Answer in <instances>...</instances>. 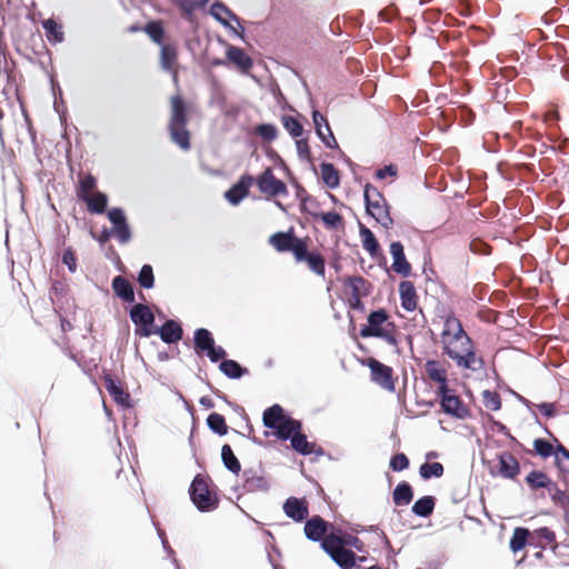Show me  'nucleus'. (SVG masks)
Wrapping results in <instances>:
<instances>
[{
    "mask_svg": "<svg viewBox=\"0 0 569 569\" xmlns=\"http://www.w3.org/2000/svg\"><path fill=\"white\" fill-rule=\"evenodd\" d=\"M188 124V104L180 94H176L170 100V119L168 131L171 141L182 150H189L190 132Z\"/></svg>",
    "mask_w": 569,
    "mask_h": 569,
    "instance_id": "f257e3e1",
    "label": "nucleus"
},
{
    "mask_svg": "<svg viewBox=\"0 0 569 569\" xmlns=\"http://www.w3.org/2000/svg\"><path fill=\"white\" fill-rule=\"evenodd\" d=\"M390 316L385 308L371 310L367 316V325L360 328L361 338H378L385 340L388 345L396 347V352H400L398 348V339L395 335L396 325L389 321Z\"/></svg>",
    "mask_w": 569,
    "mask_h": 569,
    "instance_id": "f03ea898",
    "label": "nucleus"
},
{
    "mask_svg": "<svg viewBox=\"0 0 569 569\" xmlns=\"http://www.w3.org/2000/svg\"><path fill=\"white\" fill-rule=\"evenodd\" d=\"M217 488L210 489L206 478L201 473H197L188 489L191 502L200 512H211L219 507V497Z\"/></svg>",
    "mask_w": 569,
    "mask_h": 569,
    "instance_id": "7ed1b4c3",
    "label": "nucleus"
},
{
    "mask_svg": "<svg viewBox=\"0 0 569 569\" xmlns=\"http://www.w3.org/2000/svg\"><path fill=\"white\" fill-rule=\"evenodd\" d=\"M126 310L130 320L134 325V335L140 338H149L153 335L156 327V317L149 305L134 302L128 306Z\"/></svg>",
    "mask_w": 569,
    "mask_h": 569,
    "instance_id": "20e7f679",
    "label": "nucleus"
},
{
    "mask_svg": "<svg viewBox=\"0 0 569 569\" xmlns=\"http://www.w3.org/2000/svg\"><path fill=\"white\" fill-rule=\"evenodd\" d=\"M436 396L440 406V410L445 415L450 416L457 420H463L471 417L470 409L450 387L442 391H436Z\"/></svg>",
    "mask_w": 569,
    "mask_h": 569,
    "instance_id": "39448f33",
    "label": "nucleus"
},
{
    "mask_svg": "<svg viewBox=\"0 0 569 569\" xmlns=\"http://www.w3.org/2000/svg\"><path fill=\"white\" fill-rule=\"evenodd\" d=\"M306 241H310V239L308 237H298L293 228H290L288 231H277L269 237V243L276 251L281 253L291 252L295 259Z\"/></svg>",
    "mask_w": 569,
    "mask_h": 569,
    "instance_id": "423d86ee",
    "label": "nucleus"
},
{
    "mask_svg": "<svg viewBox=\"0 0 569 569\" xmlns=\"http://www.w3.org/2000/svg\"><path fill=\"white\" fill-rule=\"evenodd\" d=\"M363 365L370 369L371 381L389 392H395L396 378L393 377V369L390 366L372 357L368 358Z\"/></svg>",
    "mask_w": 569,
    "mask_h": 569,
    "instance_id": "0eeeda50",
    "label": "nucleus"
},
{
    "mask_svg": "<svg viewBox=\"0 0 569 569\" xmlns=\"http://www.w3.org/2000/svg\"><path fill=\"white\" fill-rule=\"evenodd\" d=\"M335 529L332 523L326 521L318 515L308 518L303 527L306 538L312 542H319L321 549L322 543L329 540L328 531L335 532Z\"/></svg>",
    "mask_w": 569,
    "mask_h": 569,
    "instance_id": "6e6552de",
    "label": "nucleus"
},
{
    "mask_svg": "<svg viewBox=\"0 0 569 569\" xmlns=\"http://www.w3.org/2000/svg\"><path fill=\"white\" fill-rule=\"evenodd\" d=\"M107 217L112 227L110 228L114 238L121 243H128L132 238V231L129 226L126 212L120 207H113L107 211Z\"/></svg>",
    "mask_w": 569,
    "mask_h": 569,
    "instance_id": "1a4fd4ad",
    "label": "nucleus"
},
{
    "mask_svg": "<svg viewBox=\"0 0 569 569\" xmlns=\"http://www.w3.org/2000/svg\"><path fill=\"white\" fill-rule=\"evenodd\" d=\"M101 377L109 396L117 405L123 408L132 407L130 393L122 387L118 377L107 369L102 370Z\"/></svg>",
    "mask_w": 569,
    "mask_h": 569,
    "instance_id": "9d476101",
    "label": "nucleus"
},
{
    "mask_svg": "<svg viewBox=\"0 0 569 569\" xmlns=\"http://www.w3.org/2000/svg\"><path fill=\"white\" fill-rule=\"evenodd\" d=\"M242 482L233 488L234 491L241 490V493L267 492L270 489L269 480L258 470L248 468L242 471Z\"/></svg>",
    "mask_w": 569,
    "mask_h": 569,
    "instance_id": "9b49d317",
    "label": "nucleus"
},
{
    "mask_svg": "<svg viewBox=\"0 0 569 569\" xmlns=\"http://www.w3.org/2000/svg\"><path fill=\"white\" fill-rule=\"evenodd\" d=\"M322 550L340 569H355V559H358V555L351 549L330 545V540H328L322 543Z\"/></svg>",
    "mask_w": 569,
    "mask_h": 569,
    "instance_id": "f8f14e48",
    "label": "nucleus"
},
{
    "mask_svg": "<svg viewBox=\"0 0 569 569\" xmlns=\"http://www.w3.org/2000/svg\"><path fill=\"white\" fill-rule=\"evenodd\" d=\"M441 336H442V343L445 345V340H447V342L449 343V347H451V345L455 341H459L461 339L465 340L463 342H461L462 346L471 345V341H472V339L465 331V329L461 325V321L453 316H450L445 320L443 330L441 332Z\"/></svg>",
    "mask_w": 569,
    "mask_h": 569,
    "instance_id": "ddd939ff",
    "label": "nucleus"
},
{
    "mask_svg": "<svg viewBox=\"0 0 569 569\" xmlns=\"http://www.w3.org/2000/svg\"><path fill=\"white\" fill-rule=\"evenodd\" d=\"M309 242L310 241H306L301 250H299V253L297 254L295 260L297 263H307L310 271H312L317 276L323 277L326 272V259L320 252L310 251Z\"/></svg>",
    "mask_w": 569,
    "mask_h": 569,
    "instance_id": "4468645a",
    "label": "nucleus"
},
{
    "mask_svg": "<svg viewBox=\"0 0 569 569\" xmlns=\"http://www.w3.org/2000/svg\"><path fill=\"white\" fill-rule=\"evenodd\" d=\"M359 234L363 249L370 254L372 259H381L382 262L379 264L383 266L388 272V268L386 267L387 259L375 233L363 223L359 222Z\"/></svg>",
    "mask_w": 569,
    "mask_h": 569,
    "instance_id": "2eb2a0df",
    "label": "nucleus"
},
{
    "mask_svg": "<svg viewBox=\"0 0 569 569\" xmlns=\"http://www.w3.org/2000/svg\"><path fill=\"white\" fill-rule=\"evenodd\" d=\"M443 355L448 356L451 360L456 362L459 368L470 369L472 365L476 363V351L473 347V341L471 345L462 346L463 353L458 352L457 350L449 347L447 340H445V346L442 347Z\"/></svg>",
    "mask_w": 569,
    "mask_h": 569,
    "instance_id": "dca6fc26",
    "label": "nucleus"
},
{
    "mask_svg": "<svg viewBox=\"0 0 569 569\" xmlns=\"http://www.w3.org/2000/svg\"><path fill=\"white\" fill-rule=\"evenodd\" d=\"M345 162L350 167L352 174L355 178H361L362 176H373V178H387L396 177L398 174V166L395 163L383 164L382 167L376 168L371 172V168H365L353 163L349 158L345 157Z\"/></svg>",
    "mask_w": 569,
    "mask_h": 569,
    "instance_id": "f3484780",
    "label": "nucleus"
},
{
    "mask_svg": "<svg viewBox=\"0 0 569 569\" xmlns=\"http://www.w3.org/2000/svg\"><path fill=\"white\" fill-rule=\"evenodd\" d=\"M284 515L297 523L308 519L309 506L305 498L289 497L282 505Z\"/></svg>",
    "mask_w": 569,
    "mask_h": 569,
    "instance_id": "a211bd4d",
    "label": "nucleus"
},
{
    "mask_svg": "<svg viewBox=\"0 0 569 569\" xmlns=\"http://www.w3.org/2000/svg\"><path fill=\"white\" fill-rule=\"evenodd\" d=\"M153 335H158L163 343L172 345L182 339L183 329L179 321L167 319L161 326L156 325Z\"/></svg>",
    "mask_w": 569,
    "mask_h": 569,
    "instance_id": "6ab92c4d",
    "label": "nucleus"
},
{
    "mask_svg": "<svg viewBox=\"0 0 569 569\" xmlns=\"http://www.w3.org/2000/svg\"><path fill=\"white\" fill-rule=\"evenodd\" d=\"M497 460L499 467L497 475L500 477L513 480L520 473L521 466L512 453L508 451H501L497 453Z\"/></svg>",
    "mask_w": 569,
    "mask_h": 569,
    "instance_id": "aec40b11",
    "label": "nucleus"
},
{
    "mask_svg": "<svg viewBox=\"0 0 569 569\" xmlns=\"http://www.w3.org/2000/svg\"><path fill=\"white\" fill-rule=\"evenodd\" d=\"M114 296L131 306L136 302L133 284L123 276H116L111 281Z\"/></svg>",
    "mask_w": 569,
    "mask_h": 569,
    "instance_id": "412c9836",
    "label": "nucleus"
},
{
    "mask_svg": "<svg viewBox=\"0 0 569 569\" xmlns=\"http://www.w3.org/2000/svg\"><path fill=\"white\" fill-rule=\"evenodd\" d=\"M254 180H238L228 190L224 191L223 198L226 201L236 207L247 198L250 193V188L253 186Z\"/></svg>",
    "mask_w": 569,
    "mask_h": 569,
    "instance_id": "4be33fe9",
    "label": "nucleus"
},
{
    "mask_svg": "<svg viewBox=\"0 0 569 569\" xmlns=\"http://www.w3.org/2000/svg\"><path fill=\"white\" fill-rule=\"evenodd\" d=\"M329 540L330 545L340 546V548H355L359 552L365 551V543L357 536L341 529H335V532H330Z\"/></svg>",
    "mask_w": 569,
    "mask_h": 569,
    "instance_id": "5701e85b",
    "label": "nucleus"
},
{
    "mask_svg": "<svg viewBox=\"0 0 569 569\" xmlns=\"http://www.w3.org/2000/svg\"><path fill=\"white\" fill-rule=\"evenodd\" d=\"M399 296L402 309L412 312L418 306V296L413 282L403 280L399 284Z\"/></svg>",
    "mask_w": 569,
    "mask_h": 569,
    "instance_id": "b1692460",
    "label": "nucleus"
},
{
    "mask_svg": "<svg viewBox=\"0 0 569 569\" xmlns=\"http://www.w3.org/2000/svg\"><path fill=\"white\" fill-rule=\"evenodd\" d=\"M425 367L429 379L438 383L437 391L449 388L447 370L440 366L439 361L429 359L426 361Z\"/></svg>",
    "mask_w": 569,
    "mask_h": 569,
    "instance_id": "393cba45",
    "label": "nucleus"
},
{
    "mask_svg": "<svg viewBox=\"0 0 569 569\" xmlns=\"http://www.w3.org/2000/svg\"><path fill=\"white\" fill-rule=\"evenodd\" d=\"M210 14L224 28L230 27L229 21H234L240 26V18L221 1L211 4Z\"/></svg>",
    "mask_w": 569,
    "mask_h": 569,
    "instance_id": "a878e982",
    "label": "nucleus"
},
{
    "mask_svg": "<svg viewBox=\"0 0 569 569\" xmlns=\"http://www.w3.org/2000/svg\"><path fill=\"white\" fill-rule=\"evenodd\" d=\"M212 332L207 328H198L193 331V350L198 356H204L210 347L214 343Z\"/></svg>",
    "mask_w": 569,
    "mask_h": 569,
    "instance_id": "bb28decb",
    "label": "nucleus"
},
{
    "mask_svg": "<svg viewBox=\"0 0 569 569\" xmlns=\"http://www.w3.org/2000/svg\"><path fill=\"white\" fill-rule=\"evenodd\" d=\"M288 413L279 403H273L262 412V425L264 428L273 431Z\"/></svg>",
    "mask_w": 569,
    "mask_h": 569,
    "instance_id": "cd10ccee",
    "label": "nucleus"
},
{
    "mask_svg": "<svg viewBox=\"0 0 569 569\" xmlns=\"http://www.w3.org/2000/svg\"><path fill=\"white\" fill-rule=\"evenodd\" d=\"M227 58L231 61L237 68H239L242 72H248L252 66L253 61L249 54L241 48L229 46L226 51Z\"/></svg>",
    "mask_w": 569,
    "mask_h": 569,
    "instance_id": "c85d7f7f",
    "label": "nucleus"
},
{
    "mask_svg": "<svg viewBox=\"0 0 569 569\" xmlns=\"http://www.w3.org/2000/svg\"><path fill=\"white\" fill-rule=\"evenodd\" d=\"M259 191L270 198L278 196H288L287 184L284 180H254Z\"/></svg>",
    "mask_w": 569,
    "mask_h": 569,
    "instance_id": "c756f323",
    "label": "nucleus"
},
{
    "mask_svg": "<svg viewBox=\"0 0 569 569\" xmlns=\"http://www.w3.org/2000/svg\"><path fill=\"white\" fill-rule=\"evenodd\" d=\"M308 214L315 219H320L327 230H337L339 228H343L345 226L342 214L336 210H330L327 212L311 210Z\"/></svg>",
    "mask_w": 569,
    "mask_h": 569,
    "instance_id": "7c9ffc66",
    "label": "nucleus"
},
{
    "mask_svg": "<svg viewBox=\"0 0 569 569\" xmlns=\"http://www.w3.org/2000/svg\"><path fill=\"white\" fill-rule=\"evenodd\" d=\"M343 286L350 288L351 296L353 297V290L356 289L359 293V298H366L371 295L373 284L361 276H348L343 280Z\"/></svg>",
    "mask_w": 569,
    "mask_h": 569,
    "instance_id": "2f4dec72",
    "label": "nucleus"
},
{
    "mask_svg": "<svg viewBox=\"0 0 569 569\" xmlns=\"http://www.w3.org/2000/svg\"><path fill=\"white\" fill-rule=\"evenodd\" d=\"M436 502L437 499L435 496H422L413 502L411 512L417 517L428 518L433 513Z\"/></svg>",
    "mask_w": 569,
    "mask_h": 569,
    "instance_id": "473e14b6",
    "label": "nucleus"
},
{
    "mask_svg": "<svg viewBox=\"0 0 569 569\" xmlns=\"http://www.w3.org/2000/svg\"><path fill=\"white\" fill-rule=\"evenodd\" d=\"M415 496V491L412 486L408 481H400L392 492V501L396 506H407L409 505Z\"/></svg>",
    "mask_w": 569,
    "mask_h": 569,
    "instance_id": "72a5a7b5",
    "label": "nucleus"
},
{
    "mask_svg": "<svg viewBox=\"0 0 569 569\" xmlns=\"http://www.w3.org/2000/svg\"><path fill=\"white\" fill-rule=\"evenodd\" d=\"M219 370L229 379L238 380L249 373V370L237 360L224 359L219 363Z\"/></svg>",
    "mask_w": 569,
    "mask_h": 569,
    "instance_id": "f704fd0d",
    "label": "nucleus"
},
{
    "mask_svg": "<svg viewBox=\"0 0 569 569\" xmlns=\"http://www.w3.org/2000/svg\"><path fill=\"white\" fill-rule=\"evenodd\" d=\"M531 531L526 527H517L515 528L512 536L509 540V548L513 553H517L523 550L531 538Z\"/></svg>",
    "mask_w": 569,
    "mask_h": 569,
    "instance_id": "c9c22d12",
    "label": "nucleus"
},
{
    "mask_svg": "<svg viewBox=\"0 0 569 569\" xmlns=\"http://www.w3.org/2000/svg\"><path fill=\"white\" fill-rule=\"evenodd\" d=\"M555 441L557 442L555 466L560 478L566 481L569 476V449H567L558 439H555Z\"/></svg>",
    "mask_w": 569,
    "mask_h": 569,
    "instance_id": "e433bc0d",
    "label": "nucleus"
},
{
    "mask_svg": "<svg viewBox=\"0 0 569 569\" xmlns=\"http://www.w3.org/2000/svg\"><path fill=\"white\" fill-rule=\"evenodd\" d=\"M41 24L50 43L57 44L63 42L64 32L62 30V26L59 24L54 19H46Z\"/></svg>",
    "mask_w": 569,
    "mask_h": 569,
    "instance_id": "4c0bfd02",
    "label": "nucleus"
},
{
    "mask_svg": "<svg viewBox=\"0 0 569 569\" xmlns=\"http://www.w3.org/2000/svg\"><path fill=\"white\" fill-rule=\"evenodd\" d=\"M221 460L223 467L233 475H239L241 471V463L239 459L236 457L230 445L224 443L221 447Z\"/></svg>",
    "mask_w": 569,
    "mask_h": 569,
    "instance_id": "58836bf2",
    "label": "nucleus"
},
{
    "mask_svg": "<svg viewBox=\"0 0 569 569\" xmlns=\"http://www.w3.org/2000/svg\"><path fill=\"white\" fill-rule=\"evenodd\" d=\"M206 423L209 430L219 437L226 436L229 431L224 417L218 412L209 413Z\"/></svg>",
    "mask_w": 569,
    "mask_h": 569,
    "instance_id": "ea45409f",
    "label": "nucleus"
},
{
    "mask_svg": "<svg viewBox=\"0 0 569 569\" xmlns=\"http://www.w3.org/2000/svg\"><path fill=\"white\" fill-rule=\"evenodd\" d=\"M293 188L296 189V197L300 201V211L303 213H309L311 211L308 208V203L315 204L316 207H319V202L308 194L307 190L299 183V180H290Z\"/></svg>",
    "mask_w": 569,
    "mask_h": 569,
    "instance_id": "a19ab883",
    "label": "nucleus"
},
{
    "mask_svg": "<svg viewBox=\"0 0 569 569\" xmlns=\"http://www.w3.org/2000/svg\"><path fill=\"white\" fill-rule=\"evenodd\" d=\"M87 209L92 214H103L108 211V196L104 192L98 191L91 199L86 203Z\"/></svg>",
    "mask_w": 569,
    "mask_h": 569,
    "instance_id": "79ce46f5",
    "label": "nucleus"
},
{
    "mask_svg": "<svg viewBox=\"0 0 569 569\" xmlns=\"http://www.w3.org/2000/svg\"><path fill=\"white\" fill-rule=\"evenodd\" d=\"M289 441L292 450L300 456L312 455L313 442L308 441L306 433L295 435Z\"/></svg>",
    "mask_w": 569,
    "mask_h": 569,
    "instance_id": "37998d69",
    "label": "nucleus"
},
{
    "mask_svg": "<svg viewBox=\"0 0 569 569\" xmlns=\"http://www.w3.org/2000/svg\"><path fill=\"white\" fill-rule=\"evenodd\" d=\"M136 280L142 289H146V290L152 289L154 287V282H156L152 266L149 263H144L140 268Z\"/></svg>",
    "mask_w": 569,
    "mask_h": 569,
    "instance_id": "c03bdc74",
    "label": "nucleus"
},
{
    "mask_svg": "<svg viewBox=\"0 0 569 569\" xmlns=\"http://www.w3.org/2000/svg\"><path fill=\"white\" fill-rule=\"evenodd\" d=\"M445 468L440 462H423L419 467V476L423 480H429L431 478H440L443 476Z\"/></svg>",
    "mask_w": 569,
    "mask_h": 569,
    "instance_id": "a18cd8bd",
    "label": "nucleus"
},
{
    "mask_svg": "<svg viewBox=\"0 0 569 569\" xmlns=\"http://www.w3.org/2000/svg\"><path fill=\"white\" fill-rule=\"evenodd\" d=\"M533 452L542 459L556 457L557 446L552 445L545 438H537L533 440Z\"/></svg>",
    "mask_w": 569,
    "mask_h": 569,
    "instance_id": "49530a36",
    "label": "nucleus"
},
{
    "mask_svg": "<svg viewBox=\"0 0 569 569\" xmlns=\"http://www.w3.org/2000/svg\"><path fill=\"white\" fill-rule=\"evenodd\" d=\"M549 476L542 470H532L525 477V482L532 491L542 489Z\"/></svg>",
    "mask_w": 569,
    "mask_h": 569,
    "instance_id": "de8ad7c7",
    "label": "nucleus"
},
{
    "mask_svg": "<svg viewBox=\"0 0 569 569\" xmlns=\"http://www.w3.org/2000/svg\"><path fill=\"white\" fill-rule=\"evenodd\" d=\"M161 67L166 71H171L177 59V50L170 44H162L161 52Z\"/></svg>",
    "mask_w": 569,
    "mask_h": 569,
    "instance_id": "09e8293b",
    "label": "nucleus"
},
{
    "mask_svg": "<svg viewBox=\"0 0 569 569\" xmlns=\"http://www.w3.org/2000/svg\"><path fill=\"white\" fill-rule=\"evenodd\" d=\"M98 180H78L76 193L80 201L87 203L91 199V191L97 188Z\"/></svg>",
    "mask_w": 569,
    "mask_h": 569,
    "instance_id": "8fccbe9b",
    "label": "nucleus"
},
{
    "mask_svg": "<svg viewBox=\"0 0 569 569\" xmlns=\"http://www.w3.org/2000/svg\"><path fill=\"white\" fill-rule=\"evenodd\" d=\"M282 124L284 129L290 133L293 138H299L303 133V127L298 118L289 114H284L281 118Z\"/></svg>",
    "mask_w": 569,
    "mask_h": 569,
    "instance_id": "3c124183",
    "label": "nucleus"
},
{
    "mask_svg": "<svg viewBox=\"0 0 569 569\" xmlns=\"http://www.w3.org/2000/svg\"><path fill=\"white\" fill-rule=\"evenodd\" d=\"M68 291L69 288L67 284H64L60 280H54L52 281L49 290L50 300L54 306H58L59 303H61L62 298L67 296Z\"/></svg>",
    "mask_w": 569,
    "mask_h": 569,
    "instance_id": "603ef678",
    "label": "nucleus"
},
{
    "mask_svg": "<svg viewBox=\"0 0 569 569\" xmlns=\"http://www.w3.org/2000/svg\"><path fill=\"white\" fill-rule=\"evenodd\" d=\"M263 436L266 438H268L270 436H273L274 438H277L280 441L290 440L292 438V436H291L290 427L288 426V418H287V416L284 417L282 422L273 431L266 430Z\"/></svg>",
    "mask_w": 569,
    "mask_h": 569,
    "instance_id": "864d4df0",
    "label": "nucleus"
},
{
    "mask_svg": "<svg viewBox=\"0 0 569 569\" xmlns=\"http://www.w3.org/2000/svg\"><path fill=\"white\" fill-rule=\"evenodd\" d=\"M491 425V430L507 437L515 446L522 447V445L510 433L508 427L499 420H496L490 413H486Z\"/></svg>",
    "mask_w": 569,
    "mask_h": 569,
    "instance_id": "5fc2aeb1",
    "label": "nucleus"
},
{
    "mask_svg": "<svg viewBox=\"0 0 569 569\" xmlns=\"http://www.w3.org/2000/svg\"><path fill=\"white\" fill-rule=\"evenodd\" d=\"M256 134H258L263 141L271 142L277 138L278 129L271 123H261L254 128Z\"/></svg>",
    "mask_w": 569,
    "mask_h": 569,
    "instance_id": "6e6d98bb",
    "label": "nucleus"
},
{
    "mask_svg": "<svg viewBox=\"0 0 569 569\" xmlns=\"http://www.w3.org/2000/svg\"><path fill=\"white\" fill-rule=\"evenodd\" d=\"M144 31L153 42L162 46V41L164 38V29L160 22L152 21L147 23L144 27Z\"/></svg>",
    "mask_w": 569,
    "mask_h": 569,
    "instance_id": "4d7b16f0",
    "label": "nucleus"
},
{
    "mask_svg": "<svg viewBox=\"0 0 569 569\" xmlns=\"http://www.w3.org/2000/svg\"><path fill=\"white\" fill-rule=\"evenodd\" d=\"M171 1L181 8V10L183 11V16L186 18H189L197 8L206 6L209 0H171Z\"/></svg>",
    "mask_w": 569,
    "mask_h": 569,
    "instance_id": "13d9d810",
    "label": "nucleus"
},
{
    "mask_svg": "<svg viewBox=\"0 0 569 569\" xmlns=\"http://www.w3.org/2000/svg\"><path fill=\"white\" fill-rule=\"evenodd\" d=\"M410 466L409 458L403 452H397L391 456L389 467L395 472H401Z\"/></svg>",
    "mask_w": 569,
    "mask_h": 569,
    "instance_id": "bf43d9fd",
    "label": "nucleus"
},
{
    "mask_svg": "<svg viewBox=\"0 0 569 569\" xmlns=\"http://www.w3.org/2000/svg\"><path fill=\"white\" fill-rule=\"evenodd\" d=\"M61 262L67 267L70 273H74L78 268V259L72 247H67L61 256Z\"/></svg>",
    "mask_w": 569,
    "mask_h": 569,
    "instance_id": "052dcab7",
    "label": "nucleus"
},
{
    "mask_svg": "<svg viewBox=\"0 0 569 569\" xmlns=\"http://www.w3.org/2000/svg\"><path fill=\"white\" fill-rule=\"evenodd\" d=\"M485 406L492 410L498 411L501 409V398L497 391L483 390L482 392Z\"/></svg>",
    "mask_w": 569,
    "mask_h": 569,
    "instance_id": "680f3d73",
    "label": "nucleus"
},
{
    "mask_svg": "<svg viewBox=\"0 0 569 569\" xmlns=\"http://www.w3.org/2000/svg\"><path fill=\"white\" fill-rule=\"evenodd\" d=\"M389 209L390 208L387 201H385L383 209L371 216L379 224H381V227L386 229H390L393 226V219L390 216Z\"/></svg>",
    "mask_w": 569,
    "mask_h": 569,
    "instance_id": "e2e57ef3",
    "label": "nucleus"
},
{
    "mask_svg": "<svg viewBox=\"0 0 569 569\" xmlns=\"http://www.w3.org/2000/svg\"><path fill=\"white\" fill-rule=\"evenodd\" d=\"M296 147H297L298 157L301 160L309 162L310 166L313 168V172L317 173L315 164L311 161V152H310V147H309L308 140L305 138L297 139Z\"/></svg>",
    "mask_w": 569,
    "mask_h": 569,
    "instance_id": "0e129e2a",
    "label": "nucleus"
},
{
    "mask_svg": "<svg viewBox=\"0 0 569 569\" xmlns=\"http://www.w3.org/2000/svg\"><path fill=\"white\" fill-rule=\"evenodd\" d=\"M321 142L329 149H339L338 142L332 133L329 122L321 128V133H317Z\"/></svg>",
    "mask_w": 569,
    "mask_h": 569,
    "instance_id": "69168bd1",
    "label": "nucleus"
},
{
    "mask_svg": "<svg viewBox=\"0 0 569 569\" xmlns=\"http://www.w3.org/2000/svg\"><path fill=\"white\" fill-rule=\"evenodd\" d=\"M536 409L547 419L556 418L559 415V406L557 402H540Z\"/></svg>",
    "mask_w": 569,
    "mask_h": 569,
    "instance_id": "338daca9",
    "label": "nucleus"
},
{
    "mask_svg": "<svg viewBox=\"0 0 569 569\" xmlns=\"http://www.w3.org/2000/svg\"><path fill=\"white\" fill-rule=\"evenodd\" d=\"M212 363H220V361L227 359V351L222 346L217 345L216 342L210 347V349L204 355Z\"/></svg>",
    "mask_w": 569,
    "mask_h": 569,
    "instance_id": "774afa93",
    "label": "nucleus"
}]
</instances>
